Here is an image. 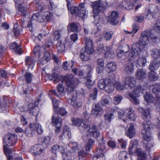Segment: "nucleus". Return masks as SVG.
Segmentation results:
<instances>
[{
	"label": "nucleus",
	"instance_id": "nucleus-38",
	"mask_svg": "<svg viewBox=\"0 0 160 160\" xmlns=\"http://www.w3.org/2000/svg\"><path fill=\"white\" fill-rule=\"evenodd\" d=\"M92 54L88 53L85 50L84 52H81L80 57L81 59L84 61H88L90 59L89 55Z\"/></svg>",
	"mask_w": 160,
	"mask_h": 160
},
{
	"label": "nucleus",
	"instance_id": "nucleus-3",
	"mask_svg": "<svg viewBox=\"0 0 160 160\" xmlns=\"http://www.w3.org/2000/svg\"><path fill=\"white\" fill-rule=\"evenodd\" d=\"M112 4V2L109 1H106V2L104 3L102 2L101 0L93 2L92 6V12L94 14L93 15V18H95L99 13L103 11L107 6H109Z\"/></svg>",
	"mask_w": 160,
	"mask_h": 160
},
{
	"label": "nucleus",
	"instance_id": "nucleus-13",
	"mask_svg": "<svg viewBox=\"0 0 160 160\" xmlns=\"http://www.w3.org/2000/svg\"><path fill=\"white\" fill-rule=\"evenodd\" d=\"M109 18V20L112 24L115 25L118 23V12L115 11L112 12Z\"/></svg>",
	"mask_w": 160,
	"mask_h": 160
},
{
	"label": "nucleus",
	"instance_id": "nucleus-5",
	"mask_svg": "<svg viewBox=\"0 0 160 160\" xmlns=\"http://www.w3.org/2000/svg\"><path fill=\"white\" fill-rule=\"evenodd\" d=\"M17 139L18 137L16 134L10 133L5 136L3 142L7 145L10 146L15 144Z\"/></svg>",
	"mask_w": 160,
	"mask_h": 160
},
{
	"label": "nucleus",
	"instance_id": "nucleus-22",
	"mask_svg": "<svg viewBox=\"0 0 160 160\" xmlns=\"http://www.w3.org/2000/svg\"><path fill=\"white\" fill-rule=\"evenodd\" d=\"M25 132L28 136L30 137L32 136L35 134L34 125L33 123H31L29 124V127L26 128Z\"/></svg>",
	"mask_w": 160,
	"mask_h": 160
},
{
	"label": "nucleus",
	"instance_id": "nucleus-1",
	"mask_svg": "<svg viewBox=\"0 0 160 160\" xmlns=\"http://www.w3.org/2000/svg\"><path fill=\"white\" fill-rule=\"evenodd\" d=\"M46 73L50 80H54L53 82L55 83L57 80L62 79V82H64L67 87V94L68 97V103L77 109L81 107L82 102L75 101L77 96V92L75 90V89L76 85L78 83V81L77 79L74 78L73 75H68L63 76L55 72L52 74L46 72Z\"/></svg>",
	"mask_w": 160,
	"mask_h": 160
},
{
	"label": "nucleus",
	"instance_id": "nucleus-39",
	"mask_svg": "<svg viewBox=\"0 0 160 160\" xmlns=\"http://www.w3.org/2000/svg\"><path fill=\"white\" fill-rule=\"evenodd\" d=\"M79 11V12L78 13L77 16L81 18L82 19H84L87 17L88 12L85 9H80Z\"/></svg>",
	"mask_w": 160,
	"mask_h": 160
},
{
	"label": "nucleus",
	"instance_id": "nucleus-45",
	"mask_svg": "<svg viewBox=\"0 0 160 160\" xmlns=\"http://www.w3.org/2000/svg\"><path fill=\"white\" fill-rule=\"evenodd\" d=\"M22 30V28L20 26H18L17 24L14 25L13 32L14 35L15 36H18L20 34Z\"/></svg>",
	"mask_w": 160,
	"mask_h": 160
},
{
	"label": "nucleus",
	"instance_id": "nucleus-30",
	"mask_svg": "<svg viewBox=\"0 0 160 160\" xmlns=\"http://www.w3.org/2000/svg\"><path fill=\"white\" fill-rule=\"evenodd\" d=\"M24 75L26 82L28 83H30L32 80L33 77L32 74L26 71Z\"/></svg>",
	"mask_w": 160,
	"mask_h": 160
},
{
	"label": "nucleus",
	"instance_id": "nucleus-56",
	"mask_svg": "<svg viewBox=\"0 0 160 160\" xmlns=\"http://www.w3.org/2000/svg\"><path fill=\"white\" fill-rule=\"evenodd\" d=\"M122 99V97L121 95H118L115 96L113 98L114 103L116 105L118 104L120 102Z\"/></svg>",
	"mask_w": 160,
	"mask_h": 160
},
{
	"label": "nucleus",
	"instance_id": "nucleus-52",
	"mask_svg": "<svg viewBox=\"0 0 160 160\" xmlns=\"http://www.w3.org/2000/svg\"><path fill=\"white\" fill-rule=\"evenodd\" d=\"M97 63L98 70L103 69L104 66V60L102 58L98 59L97 61Z\"/></svg>",
	"mask_w": 160,
	"mask_h": 160
},
{
	"label": "nucleus",
	"instance_id": "nucleus-59",
	"mask_svg": "<svg viewBox=\"0 0 160 160\" xmlns=\"http://www.w3.org/2000/svg\"><path fill=\"white\" fill-rule=\"evenodd\" d=\"M146 62V58L143 57H139L137 61V63L139 65L142 64V65H144Z\"/></svg>",
	"mask_w": 160,
	"mask_h": 160
},
{
	"label": "nucleus",
	"instance_id": "nucleus-61",
	"mask_svg": "<svg viewBox=\"0 0 160 160\" xmlns=\"http://www.w3.org/2000/svg\"><path fill=\"white\" fill-rule=\"evenodd\" d=\"M104 117L106 120L110 122L112 119L114 118V116L113 114L111 113L110 114H106L104 115Z\"/></svg>",
	"mask_w": 160,
	"mask_h": 160
},
{
	"label": "nucleus",
	"instance_id": "nucleus-14",
	"mask_svg": "<svg viewBox=\"0 0 160 160\" xmlns=\"http://www.w3.org/2000/svg\"><path fill=\"white\" fill-rule=\"evenodd\" d=\"M28 111L35 116H37L39 113L38 108L32 103H30L28 105Z\"/></svg>",
	"mask_w": 160,
	"mask_h": 160
},
{
	"label": "nucleus",
	"instance_id": "nucleus-43",
	"mask_svg": "<svg viewBox=\"0 0 160 160\" xmlns=\"http://www.w3.org/2000/svg\"><path fill=\"white\" fill-rule=\"evenodd\" d=\"M79 24L77 22L71 23L69 24V27L71 30L73 32H78Z\"/></svg>",
	"mask_w": 160,
	"mask_h": 160
},
{
	"label": "nucleus",
	"instance_id": "nucleus-62",
	"mask_svg": "<svg viewBox=\"0 0 160 160\" xmlns=\"http://www.w3.org/2000/svg\"><path fill=\"white\" fill-rule=\"evenodd\" d=\"M53 35L54 36V40L57 41L59 39L61 38V32L60 31L58 30L54 32Z\"/></svg>",
	"mask_w": 160,
	"mask_h": 160
},
{
	"label": "nucleus",
	"instance_id": "nucleus-40",
	"mask_svg": "<svg viewBox=\"0 0 160 160\" xmlns=\"http://www.w3.org/2000/svg\"><path fill=\"white\" fill-rule=\"evenodd\" d=\"M151 141L144 139L143 143L145 145V149L147 151H149L153 146L152 143L150 142Z\"/></svg>",
	"mask_w": 160,
	"mask_h": 160
},
{
	"label": "nucleus",
	"instance_id": "nucleus-25",
	"mask_svg": "<svg viewBox=\"0 0 160 160\" xmlns=\"http://www.w3.org/2000/svg\"><path fill=\"white\" fill-rule=\"evenodd\" d=\"M61 137L65 138L68 139H70L71 137V133L67 126L64 127L61 136Z\"/></svg>",
	"mask_w": 160,
	"mask_h": 160
},
{
	"label": "nucleus",
	"instance_id": "nucleus-7",
	"mask_svg": "<svg viewBox=\"0 0 160 160\" xmlns=\"http://www.w3.org/2000/svg\"><path fill=\"white\" fill-rule=\"evenodd\" d=\"M34 20L40 22H42L45 21V17L44 15L40 16L39 13L34 14L32 16L31 21L29 22L28 25L29 29L31 31L32 30V22Z\"/></svg>",
	"mask_w": 160,
	"mask_h": 160
},
{
	"label": "nucleus",
	"instance_id": "nucleus-28",
	"mask_svg": "<svg viewBox=\"0 0 160 160\" xmlns=\"http://www.w3.org/2000/svg\"><path fill=\"white\" fill-rule=\"evenodd\" d=\"M124 113L127 115L129 119L131 120L134 121L135 119L133 111L131 108H128L125 111Z\"/></svg>",
	"mask_w": 160,
	"mask_h": 160
},
{
	"label": "nucleus",
	"instance_id": "nucleus-58",
	"mask_svg": "<svg viewBox=\"0 0 160 160\" xmlns=\"http://www.w3.org/2000/svg\"><path fill=\"white\" fill-rule=\"evenodd\" d=\"M52 13L51 12H45L44 13V16L45 17V20L49 21L52 17Z\"/></svg>",
	"mask_w": 160,
	"mask_h": 160
},
{
	"label": "nucleus",
	"instance_id": "nucleus-48",
	"mask_svg": "<svg viewBox=\"0 0 160 160\" xmlns=\"http://www.w3.org/2000/svg\"><path fill=\"white\" fill-rule=\"evenodd\" d=\"M106 68L109 70H115L116 69L117 65L114 62H111L106 66Z\"/></svg>",
	"mask_w": 160,
	"mask_h": 160
},
{
	"label": "nucleus",
	"instance_id": "nucleus-33",
	"mask_svg": "<svg viewBox=\"0 0 160 160\" xmlns=\"http://www.w3.org/2000/svg\"><path fill=\"white\" fill-rule=\"evenodd\" d=\"M101 110V108L99 104H96L92 111V114L93 116H97Z\"/></svg>",
	"mask_w": 160,
	"mask_h": 160
},
{
	"label": "nucleus",
	"instance_id": "nucleus-9",
	"mask_svg": "<svg viewBox=\"0 0 160 160\" xmlns=\"http://www.w3.org/2000/svg\"><path fill=\"white\" fill-rule=\"evenodd\" d=\"M44 150L42 145L40 144L35 145L31 147L29 151L33 155L36 156L42 153Z\"/></svg>",
	"mask_w": 160,
	"mask_h": 160
},
{
	"label": "nucleus",
	"instance_id": "nucleus-27",
	"mask_svg": "<svg viewBox=\"0 0 160 160\" xmlns=\"http://www.w3.org/2000/svg\"><path fill=\"white\" fill-rule=\"evenodd\" d=\"M21 46L18 45L16 42L12 43L10 46V48L11 49H14L16 53H18L20 54H21L22 52V50L20 48Z\"/></svg>",
	"mask_w": 160,
	"mask_h": 160
},
{
	"label": "nucleus",
	"instance_id": "nucleus-8",
	"mask_svg": "<svg viewBox=\"0 0 160 160\" xmlns=\"http://www.w3.org/2000/svg\"><path fill=\"white\" fill-rule=\"evenodd\" d=\"M85 50L88 53H92L94 52V46L92 41L89 37H84Z\"/></svg>",
	"mask_w": 160,
	"mask_h": 160
},
{
	"label": "nucleus",
	"instance_id": "nucleus-64",
	"mask_svg": "<svg viewBox=\"0 0 160 160\" xmlns=\"http://www.w3.org/2000/svg\"><path fill=\"white\" fill-rule=\"evenodd\" d=\"M62 154V156L64 160H72L71 156L69 155V154H70V152L68 153L64 152Z\"/></svg>",
	"mask_w": 160,
	"mask_h": 160
},
{
	"label": "nucleus",
	"instance_id": "nucleus-37",
	"mask_svg": "<svg viewBox=\"0 0 160 160\" xmlns=\"http://www.w3.org/2000/svg\"><path fill=\"white\" fill-rule=\"evenodd\" d=\"M142 88L140 86H137L134 88L133 90V93L132 94H133L134 96H138V95L141 92L142 93Z\"/></svg>",
	"mask_w": 160,
	"mask_h": 160
},
{
	"label": "nucleus",
	"instance_id": "nucleus-49",
	"mask_svg": "<svg viewBox=\"0 0 160 160\" xmlns=\"http://www.w3.org/2000/svg\"><path fill=\"white\" fill-rule=\"evenodd\" d=\"M61 118L60 117L58 116L55 118V117L53 115L52 117V122L54 123L56 125H61Z\"/></svg>",
	"mask_w": 160,
	"mask_h": 160
},
{
	"label": "nucleus",
	"instance_id": "nucleus-47",
	"mask_svg": "<svg viewBox=\"0 0 160 160\" xmlns=\"http://www.w3.org/2000/svg\"><path fill=\"white\" fill-rule=\"evenodd\" d=\"M108 47L107 46H104L103 44H100L98 46L97 50L99 53H102L104 54L106 49H107Z\"/></svg>",
	"mask_w": 160,
	"mask_h": 160
},
{
	"label": "nucleus",
	"instance_id": "nucleus-29",
	"mask_svg": "<svg viewBox=\"0 0 160 160\" xmlns=\"http://www.w3.org/2000/svg\"><path fill=\"white\" fill-rule=\"evenodd\" d=\"M136 152L138 155V160H146L145 154L141 148L137 149L136 150Z\"/></svg>",
	"mask_w": 160,
	"mask_h": 160
},
{
	"label": "nucleus",
	"instance_id": "nucleus-2",
	"mask_svg": "<svg viewBox=\"0 0 160 160\" xmlns=\"http://www.w3.org/2000/svg\"><path fill=\"white\" fill-rule=\"evenodd\" d=\"M139 42L140 43H136L132 45V49L129 55L130 60L134 59L138 55L142 49L147 46L151 41L154 42L157 39L158 37L155 33H152L148 30H145L141 32Z\"/></svg>",
	"mask_w": 160,
	"mask_h": 160
},
{
	"label": "nucleus",
	"instance_id": "nucleus-35",
	"mask_svg": "<svg viewBox=\"0 0 160 160\" xmlns=\"http://www.w3.org/2000/svg\"><path fill=\"white\" fill-rule=\"evenodd\" d=\"M109 79V78H107L105 79H101L100 80L98 83V86L99 88L101 89H105L106 86L107 84L106 81H108Z\"/></svg>",
	"mask_w": 160,
	"mask_h": 160
},
{
	"label": "nucleus",
	"instance_id": "nucleus-6",
	"mask_svg": "<svg viewBox=\"0 0 160 160\" xmlns=\"http://www.w3.org/2000/svg\"><path fill=\"white\" fill-rule=\"evenodd\" d=\"M151 130L149 125L146 123L143 125V128L141 130V134L144 139L151 140Z\"/></svg>",
	"mask_w": 160,
	"mask_h": 160
},
{
	"label": "nucleus",
	"instance_id": "nucleus-34",
	"mask_svg": "<svg viewBox=\"0 0 160 160\" xmlns=\"http://www.w3.org/2000/svg\"><path fill=\"white\" fill-rule=\"evenodd\" d=\"M73 64L74 62L72 61H71L69 63L67 61H65L63 62L62 67L65 70H69L72 68Z\"/></svg>",
	"mask_w": 160,
	"mask_h": 160
},
{
	"label": "nucleus",
	"instance_id": "nucleus-4",
	"mask_svg": "<svg viewBox=\"0 0 160 160\" xmlns=\"http://www.w3.org/2000/svg\"><path fill=\"white\" fill-rule=\"evenodd\" d=\"M136 83L135 79L132 77H128L125 78L123 85H122L120 82L116 83V88L117 89L122 90L124 88L131 89L133 88Z\"/></svg>",
	"mask_w": 160,
	"mask_h": 160
},
{
	"label": "nucleus",
	"instance_id": "nucleus-15",
	"mask_svg": "<svg viewBox=\"0 0 160 160\" xmlns=\"http://www.w3.org/2000/svg\"><path fill=\"white\" fill-rule=\"evenodd\" d=\"M65 149L62 146L55 145L52 147L51 151L52 153L57 155L60 152L61 154L64 152Z\"/></svg>",
	"mask_w": 160,
	"mask_h": 160
},
{
	"label": "nucleus",
	"instance_id": "nucleus-60",
	"mask_svg": "<svg viewBox=\"0 0 160 160\" xmlns=\"http://www.w3.org/2000/svg\"><path fill=\"white\" fill-rule=\"evenodd\" d=\"M41 47L38 45L36 46L33 50V52L35 55L37 54L38 57H40Z\"/></svg>",
	"mask_w": 160,
	"mask_h": 160
},
{
	"label": "nucleus",
	"instance_id": "nucleus-36",
	"mask_svg": "<svg viewBox=\"0 0 160 160\" xmlns=\"http://www.w3.org/2000/svg\"><path fill=\"white\" fill-rule=\"evenodd\" d=\"M33 124L34 125V128H35L38 133L40 134H42L43 131V129L40 124L37 122L35 123H33Z\"/></svg>",
	"mask_w": 160,
	"mask_h": 160
},
{
	"label": "nucleus",
	"instance_id": "nucleus-20",
	"mask_svg": "<svg viewBox=\"0 0 160 160\" xmlns=\"http://www.w3.org/2000/svg\"><path fill=\"white\" fill-rule=\"evenodd\" d=\"M88 131L91 135L94 138H97L100 136V133L95 126L93 125L92 128H89Z\"/></svg>",
	"mask_w": 160,
	"mask_h": 160
},
{
	"label": "nucleus",
	"instance_id": "nucleus-50",
	"mask_svg": "<svg viewBox=\"0 0 160 160\" xmlns=\"http://www.w3.org/2000/svg\"><path fill=\"white\" fill-rule=\"evenodd\" d=\"M72 14H75L77 16L78 13L79 12V10L78 7L75 6H72L70 8L68 9Z\"/></svg>",
	"mask_w": 160,
	"mask_h": 160
},
{
	"label": "nucleus",
	"instance_id": "nucleus-18",
	"mask_svg": "<svg viewBox=\"0 0 160 160\" xmlns=\"http://www.w3.org/2000/svg\"><path fill=\"white\" fill-rule=\"evenodd\" d=\"M57 88L58 93L54 90H50V92L52 94L57 97H59L64 93V88L61 84L59 83L58 84Z\"/></svg>",
	"mask_w": 160,
	"mask_h": 160
},
{
	"label": "nucleus",
	"instance_id": "nucleus-21",
	"mask_svg": "<svg viewBox=\"0 0 160 160\" xmlns=\"http://www.w3.org/2000/svg\"><path fill=\"white\" fill-rule=\"evenodd\" d=\"M111 100L108 95H105L102 97L100 101V103L102 106H105L110 104Z\"/></svg>",
	"mask_w": 160,
	"mask_h": 160
},
{
	"label": "nucleus",
	"instance_id": "nucleus-32",
	"mask_svg": "<svg viewBox=\"0 0 160 160\" xmlns=\"http://www.w3.org/2000/svg\"><path fill=\"white\" fill-rule=\"evenodd\" d=\"M136 76L137 79L143 80L146 78V73L143 71H138Z\"/></svg>",
	"mask_w": 160,
	"mask_h": 160
},
{
	"label": "nucleus",
	"instance_id": "nucleus-16",
	"mask_svg": "<svg viewBox=\"0 0 160 160\" xmlns=\"http://www.w3.org/2000/svg\"><path fill=\"white\" fill-rule=\"evenodd\" d=\"M35 61L31 56H27L25 58V62L26 65L28 66V70L33 69Z\"/></svg>",
	"mask_w": 160,
	"mask_h": 160
},
{
	"label": "nucleus",
	"instance_id": "nucleus-44",
	"mask_svg": "<svg viewBox=\"0 0 160 160\" xmlns=\"http://www.w3.org/2000/svg\"><path fill=\"white\" fill-rule=\"evenodd\" d=\"M16 9L21 12L23 16H25L26 15L27 9L26 8L23 7L22 5L19 6L18 4H17Z\"/></svg>",
	"mask_w": 160,
	"mask_h": 160
},
{
	"label": "nucleus",
	"instance_id": "nucleus-55",
	"mask_svg": "<svg viewBox=\"0 0 160 160\" xmlns=\"http://www.w3.org/2000/svg\"><path fill=\"white\" fill-rule=\"evenodd\" d=\"M129 96L131 98V100L133 103L136 105L139 103V100L136 98L137 96H134L133 94H132L131 93H129Z\"/></svg>",
	"mask_w": 160,
	"mask_h": 160
},
{
	"label": "nucleus",
	"instance_id": "nucleus-42",
	"mask_svg": "<svg viewBox=\"0 0 160 160\" xmlns=\"http://www.w3.org/2000/svg\"><path fill=\"white\" fill-rule=\"evenodd\" d=\"M113 32L112 31L104 32L103 34V38L107 41L110 40L113 35Z\"/></svg>",
	"mask_w": 160,
	"mask_h": 160
},
{
	"label": "nucleus",
	"instance_id": "nucleus-12",
	"mask_svg": "<svg viewBox=\"0 0 160 160\" xmlns=\"http://www.w3.org/2000/svg\"><path fill=\"white\" fill-rule=\"evenodd\" d=\"M120 6L124 9L130 10L133 9L134 3L132 0H122Z\"/></svg>",
	"mask_w": 160,
	"mask_h": 160
},
{
	"label": "nucleus",
	"instance_id": "nucleus-19",
	"mask_svg": "<svg viewBox=\"0 0 160 160\" xmlns=\"http://www.w3.org/2000/svg\"><path fill=\"white\" fill-rule=\"evenodd\" d=\"M51 59L50 54L48 52H46L43 53V57L40 60H38V63L39 64H44Z\"/></svg>",
	"mask_w": 160,
	"mask_h": 160
},
{
	"label": "nucleus",
	"instance_id": "nucleus-54",
	"mask_svg": "<svg viewBox=\"0 0 160 160\" xmlns=\"http://www.w3.org/2000/svg\"><path fill=\"white\" fill-rule=\"evenodd\" d=\"M72 124L74 126H80L82 124V121L79 118H74L72 120Z\"/></svg>",
	"mask_w": 160,
	"mask_h": 160
},
{
	"label": "nucleus",
	"instance_id": "nucleus-23",
	"mask_svg": "<svg viewBox=\"0 0 160 160\" xmlns=\"http://www.w3.org/2000/svg\"><path fill=\"white\" fill-rule=\"evenodd\" d=\"M98 151L99 153H101V154L94 155L93 158V160H96L95 159H97L101 157L104 156V152L106 151L105 145L103 144L99 148Z\"/></svg>",
	"mask_w": 160,
	"mask_h": 160
},
{
	"label": "nucleus",
	"instance_id": "nucleus-46",
	"mask_svg": "<svg viewBox=\"0 0 160 160\" xmlns=\"http://www.w3.org/2000/svg\"><path fill=\"white\" fill-rule=\"evenodd\" d=\"M144 98L145 100L148 102H152L154 100V98L152 95L150 93L146 92L144 95Z\"/></svg>",
	"mask_w": 160,
	"mask_h": 160
},
{
	"label": "nucleus",
	"instance_id": "nucleus-10",
	"mask_svg": "<svg viewBox=\"0 0 160 160\" xmlns=\"http://www.w3.org/2000/svg\"><path fill=\"white\" fill-rule=\"evenodd\" d=\"M128 129L125 131V134L130 138L133 137L136 133V131L133 124L128 123L127 125Z\"/></svg>",
	"mask_w": 160,
	"mask_h": 160
},
{
	"label": "nucleus",
	"instance_id": "nucleus-63",
	"mask_svg": "<svg viewBox=\"0 0 160 160\" xmlns=\"http://www.w3.org/2000/svg\"><path fill=\"white\" fill-rule=\"evenodd\" d=\"M119 157L120 160H125L127 158L126 152H121L119 154Z\"/></svg>",
	"mask_w": 160,
	"mask_h": 160
},
{
	"label": "nucleus",
	"instance_id": "nucleus-26",
	"mask_svg": "<svg viewBox=\"0 0 160 160\" xmlns=\"http://www.w3.org/2000/svg\"><path fill=\"white\" fill-rule=\"evenodd\" d=\"M160 65V61L155 59L154 61L150 63L149 66V69L150 70H156L158 69Z\"/></svg>",
	"mask_w": 160,
	"mask_h": 160
},
{
	"label": "nucleus",
	"instance_id": "nucleus-11",
	"mask_svg": "<svg viewBox=\"0 0 160 160\" xmlns=\"http://www.w3.org/2000/svg\"><path fill=\"white\" fill-rule=\"evenodd\" d=\"M106 82L107 84L106 86L105 90L108 93H111L114 89L115 81L113 79L109 78L108 81H106Z\"/></svg>",
	"mask_w": 160,
	"mask_h": 160
},
{
	"label": "nucleus",
	"instance_id": "nucleus-24",
	"mask_svg": "<svg viewBox=\"0 0 160 160\" xmlns=\"http://www.w3.org/2000/svg\"><path fill=\"white\" fill-rule=\"evenodd\" d=\"M104 56L106 58L111 59L114 58L115 56L114 51L109 47H108L106 49Z\"/></svg>",
	"mask_w": 160,
	"mask_h": 160
},
{
	"label": "nucleus",
	"instance_id": "nucleus-41",
	"mask_svg": "<svg viewBox=\"0 0 160 160\" xmlns=\"http://www.w3.org/2000/svg\"><path fill=\"white\" fill-rule=\"evenodd\" d=\"M138 144L137 141L136 140H133L130 142V146L128 148V152L130 154L132 153V149L134 148H136Z\"/></svg>",
	"mask_w": 160,
	"mask_h": 160
},
{
	"label": "nucleus",
	"instance_id": "nucleus-51",
	"mask_svg": "<svg viewBox=\"0 0 160 160\" xmlns=\"http://www.w3.org/2000/svg\"><path fill=\"white\" fill-rule=\"evenodd\" d=\"M160 92V84H155L154 85L152 89V92L156 94H158Z\"/></svg>",
	"mask_w": 160,
	"mask_h": 160
},
{
	"label": "nucleus",
	"instance_id": "nucleus-31",
	"mask_svg": "<svg viewBox=\"0 0 160 160\" xmlns=\"http://www.w3.org/2000/svg\"><path fill=\"white\" fill-rule=\"evenodd\" d=\"M149 80L151 81H156L158 79L157 74L154 71H151L148 73Z\"/></svg>",
	"mask_w": 160,
	"mask_h": 160
},
{
	"label": "nucleus",
	"instance_id": "nucleus-57",
	"mask_svg": "<svg viewBox=\"0 0 160 160\" xmlns=\"http://www.w3.org/2000/svg\"><path fill=\"white\" fill-rule=\"evenodd\" d=\"M94 143V141L92 139H90L87 143L86 147V150L87 151H89L90 149L91 146H92Z\"/></svg>",
	"mask_w": 160,
	"mask_h": 160
},
{
	"label": "nucleus",
	"instance_id": "nucleus-17",
	"mask_svg": "<svg viewBox=\"0 0 160 160\" xmlns=\"http://www.w3.org/2000/svg\"><path fill=\"white\" fill-rule=\"evenodd\" d=\"M139 111L142 113L143 118L145 120L148 121L151 118V116L148 109L140 108L139 109Z\"/></svg>",
	"mask_w": 160,
	"mask_h": 160
},
{
	"label": "nucleus",
	"instance_id": "nucleus-53",
	"mask_svg": "<svg viewBox=\"0 0 160 160\" xmlns=\"http://www.w3.org/2000/svg\"><path fill=\"white\" fill-rule=\"evenodd\" d=\"M87 153L83 150H81L78 153V156L79 160H84L86 157Z\"/></svg>",
	"mask_w": 160,
	"mask_h": 160
}]
</instances>
